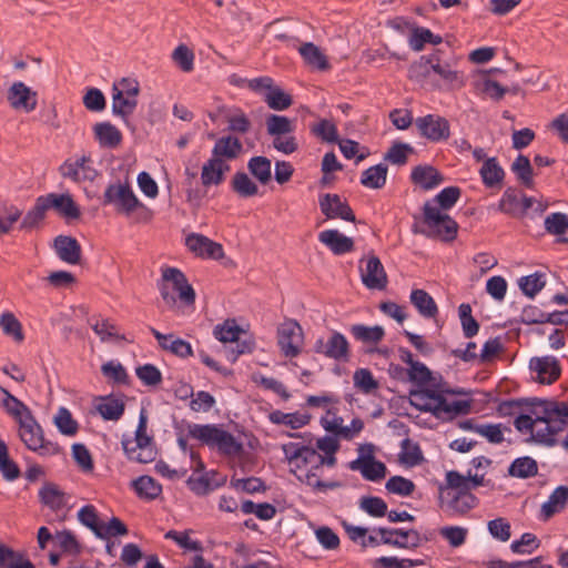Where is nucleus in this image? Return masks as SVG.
<instances>
[{"mask_svg":"<svg viewBox=\"0 0 568 568\" xmlns=\"http://www.w3.org/2000/svg\"><path fill=\"white\" fill-rule=\"evenodd\" d=\"M439 504L453 515H464L477 505V498L467 489L447 483L439 487Z\"/></svg>","mask_w":568,"mask_h":568,"instance_id":"obj_8","label":"nucleus"},{"mask_svg":"<svg viewBox=\"0 0 568 568\" xmlns=\"http://www.w3.org/2000/svg\"><path fill=\"white\" fill-rule=\"evenodd\" d=\"M318 240L335 255H342L353 251L354 241L337 230H325L318 234Z\"/></svg>","mask_w":568,"mask_h":568,"instance_id":"obj_28","label":"nucleus"},{"mask_svg":"<svg viewBox=\"0 0 568 568\" xmlns=\"http://www.w3.org/2000/svg\"><path fill=\"white\" fill-rule=\"evenodd\" d=\"M132 444L133 443L130 442H122L123 449L128 455L129 459L141 464L151 463L155 459L156 450L152 443L140 446H132Z\"/></svg>","mask_w":568,"mask_h":568,"instance_id":"obj_40","label":"nucleus"},{"mask_svg":"<svg viewBox=\"0 0 568 568\" xmlns=\"http://www.w3.org/2000/svg\"><path fill=\"white\" fill-rule=\"evenodd\" d=\"M483 182L488 187L499 186L504 180L505 172L496 158L486 159L479 170Z\"/></svg>","mask_w":568,"mask_h":568,"instance_id":"obj_38","label":"nucleus"},{"mask_svg":"<svg viewBox=\"0 0 568 568\" xmlns=\"http://www.w3.org/2000/svg\"><path fill=\"white\" fill-rule=\"evenodd\" d=\"M476 88L485 93L493 100L499 101L504 98V95L508 92V89L501 87L498 82L490 80L487 75H481L476 81Z\"/></svg>","mask_w":568,"mask_h":568,"instance_id":"obj_55","label":"nucleus"},{"mask_svg":"<svg viewBox=\"0 0 568 568\" xmlns=\"http://www.w3.org/2000/svg\"><path fill=\"white\" fill-rule=\"evenodd\" d=\"M59 172L62 178L70 179L75 183L93 182L99 175L91 158L87 155H82L74 161H65L60 166Z\"/></svg>","mask_w":568,"mask_h":568,"instance_id":"obj_14","label":"nucleus"},{"mask_svg":"<svg viewBox=\"0 0 568 568\" xmlns=\"http://www.w3.org/2000/svg\"><path fill=\"white\" fill-rule=\"evenodd\" d=\"M247 169L262 184H267L271 181V161L267 158H252L247 163Z\"/></svg>","mask_w":568,"mask_h":568,"instance_id":"obj_48","label":"nucleus"},{"mask_svg":"<svg viewBox=\"0 0 568 568\" xmlns=\"http://www.w3.org/2000/svg\"><path fill=\"white\" fill-rule=\"evenodd\" d=\"M0 327L6 335L13 337L16 342L23 341L22 325L13 313L6 312L0 316Z\"/></svg>","mask_w":568,"mask_h":568,"instance_id":"obj_53","label":"nucleus"},{"mask_svg":"<svg viewBox=\"0 0 568 568\" xmlns=\"http://www.w3.org/2000/svg\"><path fill=\"white\" fill-rule=\"evenodd\" d=\"M297 50L310 69L316 71H327L331 69L326 54L315 43L304 42Z\"/></svg>","mask_w":568,"mask_h":568,"instance_id":"obj_23","label":"nucleus"},{"mask_svg":"<svg viewBox=\"0 0 568 568\" xmlns=\"http://www.w3.org/2000/svg\"><path fill=\"white\" fill-rule=\"evenodd\" d=\"M189 435L199 439L202 444L217 448L224 455H237L243 448L242 444L232 434L216 425H190Z\"/></svg>","mask_w":568,"mask_h":568,"instance_id":"obj_3","label":"nucleus"},{"mask_svg":"<svg viewBox=\"0 0 568 568\" xmlns=\"http://www.w3.org/2000/svg\"><path fill=\"white\" fill-rule=\"evenodd\" d=\"M282 449L290 466H295L296 468L311 466L316 470H321L324 465L333 467L336 464L335 454L321 455L315 448L297 443L284 444Z\"/></svg>","mask_w":568,"mask_h":568,"instance_id":"obj_6","label":"nucleus"},{"mask_svg":"<svg viewBox=\"0 0 568 568\" xmlns=\"http://www.w3.org/2000/svg\"><path fill=\"white\" fill-rule=\"evenodd\" d=\"M354 386L364 394H372L378 389V382L367 368L356 369L353 375Z\"/></svg>","mask_w":568,"mask_h":568,"instance_id":"obj_51","label":"nucleus"},{"mask_svg":"<svg viewBox=\"0 0 568 568\" xmlns=\"http://www.w3.org/2000/svg\"><path fill=\"white\" fill-rule=\"evenodd\" d=\"M54 424L62 434L68 436L74 435L78 430L77 422L72 418L71 413L64 407H61L58 410L54 417Z\"/></svg>","mask_w":568,"mask_h":568,"instance_id":"obj_64","label":"nucleus"},{"mask_svg":"<svg viewBox=\"0 0 568 568\" xmlns=\"http://www.w3.org/2000/svg\"><path fill=\"white\" fill-rule=\"evenodd\" d=\"M185 245L197 257L221 260L224 256L223 246L202 234L192 233L187 235Z\"/></svg>","mask_w":568,"mask_h":568,"instance_id":"obj_18","label":"nucleus"},{"mask_svg":"<svg viewBox=\"0 0 568 568\" xmlns=\"http://www.w3.org/2000/svg\"><path fill=\"white\" fill-rule=\"evenodd\" d=\"M270 420L276 425H286L292 429H298L310 422V416L302 413H283L274 410L270 414Z\"/></svg>","mask_w":568,"mask_h":568,"instance_id":"obj_42","label":"nucleus"},{"mask_svg":"<svg viewBox=\"0 0 568 568\" xmlns=\"http://www.w3.org/2000/svg\"><path fill=\"white\" fill-rule=\"evenodd\" d=\"M151 332L159 342L161 348H163L164 351L171 352L172 354L180 356L182 358L192 355V346L189 342L182 338H175L174 335L172 334L164 335L156 331L155 328H151Z\"/></svg>","mask_w":568,"mask_h":568,"instance_id":"obj_32","label":"nucleus"},{"mask_svg":"<svg viewBox=\"0 0 568 568\" xmlns=\"http://www.w3.org/2000/svg\"><path fill=\"white\" fill-rule=\"evenodd\" d=\"M267 134L271 136L290 134L294 131V122L284 115L271 114L265 121Z\"/></svg>","mask_w":568,"mask_h":568,"instance_id":"obj_46","label":"nucleus"},{"mask_svg":"<svg viewBox=\"0 0 568 568\" xmlns=\"http://www.w3.org/2000/svg\"><path fill=\"white\" fill-rule=\"evenodd\" d=\"M322 213L328 219H342L347 222H355V215L346 201L337 194H324L320 197Z\"/></svg>","mask_w":568,"mask_h":568,"instance_id":"obj_19","label":"nucleus"},{"mask_svg":"<svg viewBox=\"0 0 568 568\" xmlns=\"http://www.w3.org/2000/svg\"><path fill=\"white\" fill-rule=\"evenodd\" d=\"M446 480L452 483L454 487L467 489L471 493L473 489L484 485V474L463 476L456 470H449L446 473Z\"/></svg>","mask_w":568,"mask_h":568,"instance_id":"obj_43","label":"nucleus"},{"mask_svg":"<svg viewBox=\"0 0 568 568\" xmlns=\"http://www.w3.org/2000/svg\"><path fill=\"white\" fill-rule=\"evenodd\" d=\"M513 171L517 174L520 182L527 186L532 187V169L530 161L525 155H518L511 165Z\"/></svg>","mask_w":568,"mask_h":568,"instance_id":"obj_57","label":"nucleus"},{"mask_svg":"<svg viewBox=\"0 0 568 568\" xmlns=\"http://www.w3.org/2000/svg\"><path fill=\"white\" fill-rule=\"evenodd\" d=\"M233 190L243 197H250L257 194V185L248 178L246 173L237 172L232 179Z\"/></svg>","mask_w":568,"mask_h":568,"instance_id":"obj_54","label":"nucleus"},{"mask_svg":"<svg viewBox=\"0 0 568 568\" xmlns=\"http://www.w3.org/2000/svg\"><path fill=\"white\" fill-rule=\"evenodd\" d=\"M102 374L116 384L128 383V373L124 366L115 361H109L101 366Z\"/></svg>","mask_w":568,"mask_h":568,"instance_id":"obj_61","label":"nucleus"},{"mask_svg":"<svg viewBox=\"0 0 568 568\" xmlns=\"http://www.w3.org/2000/svg\"><path fill=\"white\" fill-rule=\"evenodd\" d=\"M351 333L356 339L363 343L372 344L378 343L385 335L384 328L382 326H366L363 324L353 325L351 327Z\"/></svg>","mask_w":568,"mask_h":568,"instance_id":"obj_45","label":"nucleus"},{"mask_svg":"<svg viewBox=\"0 0 568 568\" xmlns=\"http://www.w3.org/2000/svg\"><path fill=\"white\" fill-rule=\"evenodd\" d=\"M6 100L12 110L31 113L38 105V92L22 81H14L6 91Z\"/></svg>","mask_w":568,"mask_h":568,"instance_id":"obj_13","label":"nucleus"},{"mask_svg":"<svg viewBox=\"0 0 568 568\" xmlns=\"http://www.w3.org/2000/svg\"><path fill=\"white\" fill-rule=\"evenodd\" d=\"M78 520L102 540L115 536H125L129 532L126 525L118 517H112L108 523L101 521L93 505H85L80 508Z\"/></svg>","mask_w":568,"mask_h":568,"instance_id":"obj_5","label":"nucleus"},{"mask_svg":"<svg viewBox=\"0 0 568 568\" xmlns=\"http://www.w3.org/2000/svg\"><path fill=\"white\" fill-rule=\"evenodd\" d=\"M191 459L195 464L194 473H200L199 476L192 475L187 479V485L190 489L196 495H205L210 490H212V485L210 479L205 474H202L204 470V463L200 459L199 455L194 452H191Z\"/></svg>","mask_w":568,"mask_h":568,"instance_id":"obj_34","label":"nucleus"},{"mask_svg":"<svg viewBox=\"0 0 568 568\" xmlns=\"http://www.w3.org/2000/svg\"><path fill=\"white\" fill-rule=\"evenodd\" d=\"M433 73L437 74L448 89H458L464 85L463 75L448 62H443L437 52L434 53Z\"/></svg>","mask_w":568,"mask_h":568,"instance_id":"obj_25","label":"nucleus"},{"mask_svg":"<svg viewBox=\"0 0 568 568\" xmlns=\"http://www.w3.org/2000/svg\"><path fill=\"white\" fill-rule=\"evenodd\" d=\"M508 471L514 477L528 478L537 474L538 466L535 459L526 456L515 459Z\"/></svg>","mask_w":568,"mask_h":568,"instance_id":"obj_49","label":"nucleus"},{"mask_svg":"<svg viewBox=\"0 0 568 568\" xmlns=\"http://www.w3.org/2000/svg\"><path fill=\"white\" fill-rule=\"evenodd\" d=\"M463 429L471 430L485 438L491 444H500L504 440V433L500 424H474L465 422Z\"/></svg>","mask_w":568,"mask_h":568,"instance_id":"obj_39","label":"nucleus"},{"mask_svg":"<svg viewBox=\"0 0 568 568\" xmlns=\"http://www.w3.org/2000/svg\"><path fill=\"white\" fill-rule=\"evenodd\" d=\"M415 124L420 135L432 142L445 141L450 135L449 122L439 115L428 114L417 118Z\"/></svg>","mask_w":568,"mask_h":568,"instance_id":"obj_16","label":"nucleus"},{"mask_svg":"<svg viewBox=\"0 0 568 568\" xmlns=\"http://www.w3.org/2000/svg\"><path fill=\"white\" fill-rule=\"evenodd\" d=\"M312 133L324 142L335 143L338 141L336 125L326 119L320 120L311 129Z\"/></svg>","mask_w":568,"mask_h":568,"instance_id":"obj_56","label":"nucleus"},{"mask_svg":"<svg viewBox=\"0 0 568 568\" xmlns=\"http://www.w3.org/2000/svg\"><path fill=\"white\" fill-rule=\"evenodd\" d=\"M277 344L285 357H296L304 344L302 326L295 320L284 321L277 328Z\"/></svg>","mask_w":568,"mask_h":568,"instance_id":"obj_11","label":"nucleus"},{"mask_svg":"<svg viewBox=\"0 0 568 568\" xmlns=\"http://www.w3.org/2000/svg\"><path fill=\"white\" fill-rule=\"evenodd\" d=\"M364 285L371 290H384L387 285V275L381 260L372 255L367 258L365 268L361 270Z\"/></svg>","mask_w":568,"mask_h":568,"instance_id":"obj_21","label":"nucleus"},{"mask_svg":"<svg viewBox=\"0 0 568 568\" xmlns=\"http://www.w3.org/2000/svg\"><path fill=\"white\" fill-rule=\"evenodd\" d=\"M409 300L422 316L434 318L438 314L436 302L426 291L420 288L413 290Z\"/></svg>","mask_w":568,"mask_h":568,"instance_id":"obj_35","label":"nucleus"},{"mask_svg":"<svg viewBox=\"0 0 568 568\" xmlns=\"http://www.w3.org/2000/svg\"><path fill=\"white\" fill-rule=\"evenodd\" d=\"M529 367L537 374L536 381L540 384H552L561 373L559 362L554 356L534 357L530 359Z\"/></svg>","mask_w":568,"mask_h":568,"instance_id":"obj_20","label":"nucleus"},{"mask_svg":"<svg viewBox=\"0 0 568 568\" xmlns=\"http://www.w3.org/2000/svg\"><path fill=\"white\" fill-rule=\"evenodd\" d=\"M160 293L169 307L176 304L178 293L179 298L186 305H192L195 302V292L189 284L185 275L175 267H166L162 271V282L160 284Z\"/></svg>","mask_w":568,"mask_h":568,"instance_id":"obj_4","label":"nucleus"},{"mask_svg":"<svg viewBox=\"0 0 568 568\" xmlns=\"http://www.w3.org/2000/svg\"><path fill=\"white\" fill-rule=\"evenodd\" d=\"M124 408L123 398L114 395L102 396L95 404L97 412L105 420H119L124 413Z\"/></svg>","mask_w":568,"mask_h":568,"instance_id":"obj_31","label":"nucleus"},{"mask_svg":"<svg viewBox=\"0 0 568 568\" xmlns=\"http://www.w3.org/2000/svg\"><path fill=\"white\" fill-rule=\"evenodd\" d=\"M103 203L114 205L119 213L130 215L138 209H145L128 183L108 185L103 194Z\"/></svg>","mask_w":568,"mask_h":568,"instance_id":"obj_9","label":"nucleus"},{"mask_svg":"<svg viewBox=\"0 0 568 568\" xmlns=\"http://www.w3.org/2000/svg\"><path fill=\"white\" fill-rule=\"evenodd\" d=\"M409 379L419 386L409 393V403L419 410L430 412L437 418L449 419L459 414H467L470 409V400H448L447 394H464L463 390L450 389L442 377L433 373L420 362L409 366Z\"/></svg>","mask_w":568,"mask_h":568,"instance_id":"obj_1","label":"nucleus"},{"mask_svg":"<svg viewBox=\"0 0 568 568\" xmlns=\"http://www.w3.org/2000/svg\"><path fill=\"white\" fill-rule=\"evenodd\" d=\"M349 469L357 470L371 481H377L386 476V466L375 458H356L349 463Z\"/></svg>","mask_w":568,"mask_h":568,"instance_id":"obj_30","label":"nucleus"},{"mask_svg":"<svg viewBox=\"0 0 568 568\" xmlns=\"http://www.w3.org/2000/svg\"><path fill=\"white\" fill-rule=\"evenodd\" d=\"M229 131L233 133L245 134L251 130L252 122L247 115L240 109L230 111L226 116Z\"/></svg>","mask_w":568,"mask_h":568,"instance_id":"obj_50","label":"nucleus"},{"mask_svg":"<svg viewBox=\"0 0 568 568\" xmlns=\"http://www.w3.org/2000/svg\"><path fill=\"white\" fill-rule=\"evenodd\" d=\"M387 172L385 164L371 166L362 173L361 183L367 189H382L386 183Z\"/></svg>","mask_w":568,"mask_h":568,"instance_id":"obj_41","label":"nucleus"},{"mask_svg":"<svg viewBox=\"0 0 568 568\" xmlns=\"http://www.w3.org/2000/svg\"><path fill=\"white\" fill-rule=\"evenodd\" d=\"M54 248L59 258L75 265L81 260V246L72 236L59 235L54 239Z\"/></svg>","mask_w":568,"mask_h":568,"instance_id":"obj_24","label":"nucleus"},{"mask_svg":"<svg viewBox=\"0 0 568 568\" xmlns=\"http://www.w3.org/2000/svg\"><path fill=\"white\" fill-rule=\"evenodd\" d=\"M434 63V53L423 55L409 67V77L417 81L425 80L430 77L433 69L430 65Z\"/></svg>","mask_w":568,"mask_h":568,"instance_id":"obj_58","label":"nucleus"},{"mask_svg":"<svg viewBox=\"0 0 568 568\" xmlns=\"http://www.w3.org/2000/svg\"><path fill=\"white\" fill-rule=\"evenodd\" d=\"M247 87L255 92L262 93L264 101L272 110L283 111L293 103L292 97L281 87L276 85L270 77L251 79L247 82Z\"/></svg>","mask_w":568,"mask_h":568,"instance_id":"obj_10","label":"nucleus"},{"mask_svg":"<svg viewBox=\"0 0 568 568\" xmlns=\"http://www.w3.org/2000/svg\"><path fill=\"white\" fill-rule=\"evenodd\" d=\"M91 327L102 342H106L113 338H124L118 333L115 324L109 320H97L91 324Z\"/></svg>","mask_w":568,"mask_h":568,"instance_id":"obj_62","label":"nucleus"},{"mask_svg":"<svg viewBox=\"0 0 568 568\" xmlns=\"http://www.w3.org/2000/svg\"><path fill=\"white\" fill-rule=\"evenodd\" d=\"M243 153V144L234 135H223L219 138L212 149V158L227 163L237 159Z\"/></svg>","mask_w":568,"mask_h":568,"instance_id":"obj_22","label":"nucleus"},{"mask_svg":"<svg viewBox=\"0 0 568 568\" xmlns=\"http://www.w3.org/2000/svg\"><path fill=\"white\" fill-rule=\"evenodd\" d=\"M568 424V403L552 399H529L527 414L518 415L514 420L515 428L521 434H529L535 443L554 446L556 436Z\"/></svg>","mask_w":568,"mask_h":568,"instance_id":"obj_2","label":"nucleus"},{"mask_svg":"<svg viewBox=\"0 0 568 568\" xmlns=\"http://www.w3.org/2000/svg\"><path fill=\"white\" fill-rule=\"evenodd\" d=\"M48 205L44 203L42 196L37 199L36 205L26 214L22 220L21 227L32 229L37 226L45 215Z\"/></svg>","mask_w":568,"mask_h":568,"instance_id":"obj_59","label":"nucleus"},{"mask_svg":"<svg viewBox=\"0 0 568 568\" xmlns=\"http://www.w3.org/2000/svg\"><path fill=\"white\" fill-rule=\"evenodd\" d=\"M314 352L338 362H347L349 344L343 334L333 332L327 341L318 338L315 342Z\"/></svg>","mask_w":568,"mask_h":568,"instance_id":"obj_15","label":"nucleus"},{"mask_svg":"<svg viewBox=\"0 0 568 568\" xmlns=\"http://www.w3.org/2000/svg\"><path fill=\"white\" fill-rule=\"evenodd\" d=\"M410 179L423 190H433L444 181L442 173L432 165H417L413 169Z\"/></svg>","mask_w":568,"mask_h":568,"instance_id":"obj_27","label":"nucleus"},{"mask_svg":"<svg viewBox=\"0 0 568 568\" xmlns=\"http://www.w3.org/2000/svg\"><path fill=\"white\" fill-rule=\"evenodd\" d=\"M138 105L135 97L123 95L118 89H112V111L122 118L131 115Z\"/></svg>","mask_w":568,"mask_h":568,"instance_id":"obj_44","label":"nucleus"},{"mask_svg":"<svg viewBox=\"0 0 568 568\" xmlns=\"http://www.w3.org/2000/svg\"><path fill=\"white\" fill-rule=\"evenodd\" d=\"M424 222L436 235L445 241H452L456 237L458 225L446 213L438 207L426 202L424 205Z\"/></svg>","mask_w":568,"mask_h":568,"instance_id":"obj_12","label":"nucleus"},{"mask_svg":"<svg viewBox=\"0 0 568 568\" xmlns=\"http://www.w3.org/2000/svg\"><path fill=\"white\" fill-rule=\"evenodd\" d=\"M413 152L414 149L412 145L397 142L390 146L384 159L393 164L403 165L407 162L408 154Z\"/></svg>","mask_w":568,"mask_h":568,"instance_id":"obj_60","label":"nucleus"},{"mask_svg":"<svg viewBox=\"0 0 568 568\" xmlns=\"http://www.w3.org/2000/svg\"><path fill=\"white\" fill-rule=\"evenodd\" d=\"M242 332L234 320H226L223 324L215 326L213 333L215 338L222 343H234Z\"/></svg>","mask_w":568,"mask_h":568,"instance_id":"obj_52","label":"nucleus"},{"mask_svg":"<svg viewBox=\"0 0 568 568\" xmlns=\"http://www.w3.org/2000/svg\"><path fill=\"white\" fill-rule=\"evenodd\" d=\"M93 132L102 148L114 149L119 146L122 141L120 130L109 122L97 123L93 128Z\"/></svg>","mask_w":568,"mask_h":568,"instance_id":"obj_33","label":"nucleus"},{"mask_svg":"<svg viewBox=\"0 0 568 568\" xmlns=\"http://www.w3.org/2000/svg\"><path fill=\"white\" fill-rule=\"evenodd\" d=\"M19 425V437L26 447L40 456H51L59 453V446L44 439L43 430L31 414L23 418Z\"/></svg>","mask_w":568,"mask_h":568,"instance_id":"obj_7","label":"nucleus"},{"mask_svg":"<svg viewBox=\"0 0 568 568\" xmlns=\"http://www.w3.org/2000/svg\"><path fill=\"white\" fill-rule=\"evenodd\" d=\"M136 494L145 499H155L162 493L161 485L150 476H141L133 481Z\"/></svg>","mask_w":568,"mask_h":568,"instance_id":"obj_47","label":"nucleus"},{"mask_svg":"<svg viewBox=\"0 0 568 568\" xmlns=\"http://www.w3.org/2000/svg\"><path fill=\"white\" fill-rule=\"evenodd\" d=\"M229 171L230 165L227 163L211 156L202 166L201 183L204 187L220 185Z\"/></svg>","mask_w":568,"mask_h":568,"instance_id":"obj_26","label":"nucleus"},{"mask_svg":"<svg viewBox=\"0 0 568 568\" xmlns=\"http://www.w3.org/2000/svg\"><path fill=\"white\" fill-rule=\"evenodd\" d=\"M545 229L554 235L565 234L568 230V215L565 213H551L545 219Z\"/></svg>","mask_w":568,"mask_h":568,"instance_id":"obj_63","label":"nucleus"},{"mask_svg":"<svg viewBox=\"0 0 568 568\" xmlns=\"http://www.w3.org/2000/svg\"><path fill=\"white\" fill-rule=\"evenodd\" d=\"M42 199L48 205V210L54 209L59 214L68 219H78L80 216V210L70 194L50 193L42 196Z\"/></svg>","mask_w":568,"mask_h":568,"instance_id":"obj_29","label":"nucleus"},{"mask_svg":"<svg viewBox=\"0 0 568 568\" xmlns=\"http://www.w3.org/2000/svg\"><path fill=\"white\" fill-rule=\"evenodd\" d=\"M443 39L438 34H434L429 29L418 26L410 27V36L408 38L409 47L419 52L424 49L425 43L439 44Z\"/></svg>","mask_w":568,"mask_h":568,"instance_id":"obj_37","label":"nucleus"},{"mask_svg":"<svg viewBox=\"0 0 568 568\" xmlns=\"http://www.w3.org/2000/svg\"><path fill=\"white\" fill-rule=\"evenodd\" d=\"M381 535V542L397 548L414 549L420 546V534L415 529L398 528H378L376 530Z\"/></svg>","mask_w":568,"mask_h":568,"instance_id":"obj_17","label":"nucleus"},{"mask_svg":"<svg viewBox=\"0 0 568 568\" xmlns=\"http://www.w3.org/2000/svg\"><path fill=\"white\" fill-rule=\"evenodd\" d=\"M567 503H568V487L559 486L551 493L548 500L542 504L541 515L544 516L545 519H549L555 514H558L561 510H564Z\"/></svg>","mask_w":568,"mask_h":568,"instance_id":"obj_36","label":"nucleus"}]
</instances>
